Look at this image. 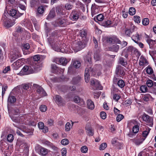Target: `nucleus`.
<instances>
[{"mask_svg": "<svg viewBox=\"0 0 156 156\" xmlns=\"http://www.w3.org/2000/svg\"><path fill=\"white\" fill-rule=\"evenodd\" d=\"M85 62L87 64V67L86 68L85 72V80L86 82L88 83L89 81V76L90 73L91 75L94 76L96 73L98 76L101 74V71L102 67L100 65H96L94 67V69L91 68V53L88 52L87 56L84 58Z\"/></svg>", "mask_w": 156, "mask_h": 156, "instance_id": "1", "label": "nucleus"}, {"mask_svg": "<svg viewBox=\"0 0 156 156\" xmlns=\"http://www.w3.org/2000/svg\"><path fill=\"white\" fill-rule=\"evenodd\" d=\"M37 66H36V63H34V65L31 66H24L20 72L17 74L20 75H24L32 73L34 72V69H37Z\"/></svg>", "mask_w": 156, "mask_h": 156, "instance_id": "2", "label": "nucleus"}, {"mask_svg": "<svg viewBox=\"0 0 156 156\" xmlns=\"http://www.w3.org/2000/svg\"><path fill=\"white\" fill-rule=\"evenodd\" d=\"M7 16H9L8 14L6 12H4L3 15L2 21H3L5 27L9 28L12 27L13 24Z\"/></svg>", "mask_w": 156, "mask_h": 156, "instance_id": "3", "label": "nucleus"}, {"mask_svg": "<svg viewBox=\"0 0 156 156\" xmlns=\"http://www.w3.org/2000/svg\"><path fill=\"white\" fill-rule=\"evenodd\" d=\"M48 41L53 49L55 51L63 52L64 51L62 50V49H60L58 47V44L57 42L54 40H52L51 38L48 39Z\"/></svg>", "mask_w": 156, "mask_h": 156, "instance_id": "4", "label": "nucleus"}, {"mask_svg": "<svg viewBox=\"0 0 156 156\" xmlns=\"http://www.w3.org/2000/svg\"><path fill=\"white\" fill-rule=\"evenodd\" d=\"M148 64V62L147 59L143 56H141L139 62V65L140 66L143 68L147 66Z\"/></svg>", "mask_w": 156, "mask_h": 156, "instance_id": "5", "label": "nucleus"}, {"mask_svg": "<svg viewBox=\"0 0 156 156\" xmlns=\"http://www.w3.org/2000/svg\"><path fill=\"white\" fill-rule=\"evenodd\" d=\"M35 150L37 152L42 155H46L48 152L47 149L41 147H36Z\"/></svg>", "mask_w": 156, "mask_h": 156, "instance_id": "6", "label": "nucleus"}, {"mask_svg": "<svg viewBox=\"0 0 156 156\" xmlns=\"http://www.w3.org/2000/svg\"><path fill=\"white\" fill-rule=\"evenodd\" d=\"M87 42V39H86L84 41H79L77 42L76 49L77 50L80 51L81 49L85 47Z\"/></svg>", "mask_w": 156, "mask_h": 156, "instance_id": "7", "label": "nucleus"}, {"mask_svg": "<svg viewBox=\"0 0 156 156\" xmlns=\"http://www.w3.org/2000/svg\"><path fill=\"white\" fill-rule=\"evenodd\" d=\"M54 62L57 64L65 66L68 62L69 61L66 58L61 57L60 58H56L55 59Z\"/></svg>", "mask_w": 156, "mask_h": 156, "instance_id": "8", "label": "nucleus"}, {"mask_svg": "<svg viewBox=\"0 0 156 156\" xmlns=\"http://www.w3.org/2000/svg\"><path fill=\"white\" fill-rule=\"evenodd\" d=\"M90 83L91 85L94 86V89H101V86L99 82L96 79H91L90 81Z\"/></svg>", "mask_w": 156, "mask_h": 156, "instance_id": "9", "label": "nucleus"}, {"mask_svg": "<svg viewBox=\"0 0 156 156\" xmlns=\"http://www.w3.org/2000/svg\"><path fill=\"white\" fill-rule=\"evenodd\" d=\"M23 13H20L19 12H17L16 11L15 9H12L10 10L9 14L12 16H14L15 18H17L20 17Z\"/></svg>", "mask_w": 156, "mask_h": 156, "instance_id": "10", "label": "nucleus"}, {"mask_svg": "<svg viewBox=\"0 0 156 156\" xmlns=\"http://www.w3.org/2000/svg\"><path fill=\"white\" fill-rule=\"evenodd\" d=\"M80 14L79 11H73L70 16V18L72 20H77L79 18Z\"/></svg>", "mask_w": 156, "mask_h": 156, "instance_id": "11", "label": "nucleus"}, {"mask_svg": "<svg viewBox=\"0 0 156 156\" xmlns=\"http://www.w3.org/2000/svg\"><path fill=\"white\" fill-rule=\"evenodd\" d=\"M22 60L19 59L14 62L12 66L14 69L16 70L22 65Z\"/></svg>", "mask_w": 156, "mask_h": 156, "instance_id": "12", "label": "nucleus"}, {"mask_svg": "<svg viewBox=\"0 0 156 156\" xmlns=\"http://www.w3.org/2000/svg\"><path fill=\"white\" fill-rule=\"evenodd\" d=\"M116 73L117 75L120 76H122L124 75V68L121 66H119L116 68Z\"/></svg>", "mask_w": 156, "mask_h": 156, "instance_id": "13", "label": "nucleus"}, {"mask_svg": "<svg viewBox=\"0 0 156 156\" xmlns=\"http://www.w3.org/2000/svg\"><path fill=\"white\" fill-rule=\"evenodd\" d=\"M133 123L134 125L133 127V131L134 133H136L139 130L140 123L137 122L135 121H133Z\"/></svg>", "mask_w": 156, "mask_h": 156, "instance_id": "14", "label": "nucleus"}, {"mask_svg": "<svg viewBox=\"0 0 156 156\" xmlns=\"http://www.w3.org/2000/svg\"><path fill=\"white\" fill-rule=\"evenodd\" d=\"M144 130L142 133V135L144 138L145 139L146 138L148 135L151 129L148 127H145L144 129Z\"/></svg>", "mask_w": 156, "mask_h": 156, "instance_id": "15", "label": "nucleus"}, {"mask_svg": "<svg viewBox=\"0 0 156 156\" xmlns=\"http://www.w3.org/2000/svg\"><path fill=\"white\" fill-rule=\"evenodd\" d=\"M30 48V45L28 44H24L22 48V50L24 55L28 54L30 53V52L27 51V50Z\"/></svg>", "mask_w": 156, "mask_h": 156, "instance_id": "16", "label": "nucleus"}, {"mask_svg": "<svg viewBox=\"0 0 156 156\" xmlns=\"http://www.w3.org/2000/svg\"><path fill=\"white\" fill-rule=\"evenodd\" d=\"M20 53L18 51L14 53L12 52V53H11L9 57L11 59L14 60L18 58L20 56Z\"/></svg>", "mask_w": 156, "mask_h": 156, "instance_id": "17", "label": "nucleus"}, {"mask_svg": "<svg viewBox=\"0 0 156 156\" xmlns=\"http://www.w3.org/2000/svg\"><path fill=\"white\" fill-rule=\"evenodd\" d=\"M63 6L62 5L58 6L56 8V12L59 15H64L63 12Z\"/></svg>", "mask_w": 156, "mask_h": 156, "instance_id": "18", "label": "nucleus"}, {"mask_svg": "<svg viewBox=\"0 0 156 156\" xmlns=\"http://www.w3.org/2000/svg\"><path fill=\"white\" fill-rule=\"evenodd\" d=\"M74 101L75 103H79V104H83L84 102L83 99L78 96L74 97Z\"/></svg>", "mask_w": 156, "mask_h": 156, "instance_id": "19", "label": "nucleus"}, {"mask_svg": "<svg viewBox=\"0 0 156 156\" xmlns=\"http://www.w3.org/2000/svg\"><path fill=\"white\" fill-rule=\"evenodd\" d=\"M145 140V138H140L139 139H133V141L136 145H139L141 144Z\"/></svg>", "mask_w": 156, "mask_h": 156, "instance_id": "20", "label": "nucleus"}, {"mask_svg": "<svg viewBox=\"0 0 156 156\" xmlns=\"http://www.w3.org/2000/svg\"><path fill=\"white\" fill-rule=\"evenodd\" d=\"M87 106L89 109H93L94 108V102L90 100H87Z\"/></svg>", "mask_w": 156, "mask_h": 156, "instance_id": "21", "label": "nucleus"}, {"mask_svg": "<svg viewBox=\"0 0 156 156\" xmlns=\"http://www.w3.org/2000/svg\"><path fill=\"white\" fill-rule=\"evenodd\" d=\"M55 101L58 105H61L63 102V100L61 97L58 95H56L55 97Z\"/></svg>", "mask_w": 156, "mask_h": 156, "instance_id": "22", "label": "nucleus"}, {"mask_svg": "<svg viewBox=\"0 0 156 156\" xmlns=\"http://www.w3.org/2000/svg\"><path fill=\"white\" fill-rule=\"evenodd\" d=\"M79 33V35L80 37L82 38H86L87 34V31L86 30L82 29L80 30Z\"/></svg>", "mask_w": 156, "mask_h": 156, "instance_id": "23", "label": "nucleus"}, {"mask_svg": "<svg viewBox=\"0 0 156 156\" xmlns=\"http://www.w3.org/2000/svg\"><path fill=\"white\" fill-rule=\"evenodd\" d=\"M99 51H96L94 53V58L96 61H98L101 59V56L99 54Z\"/></svg>", "mask_w": 156, "mask_h": 156, "instance_id": "24", "label": "nucleus"}, {"mask_svg": "<svg viewBox=\"0 0 156 156\" xmlns=\"http://www.w3.org/2000/svg\"><path fill=\"white\" fill-rule=\"evenodd\" d=\"M52 71L53 73H58V70L60 68H58L55 64L51 65Z\"/></svg>", "mask_w": 156, "mask_h": 156, "instance_id": "25", "label": "nucleus"}, {"mask_svg": "<svg viewBox=\"0 0 156 156\" xmlns=\"http://www.w3.org/2000/svg\"><path fill=\"white\" fill-rule=\"evenodd\" d=\"M131 38L132 40L135 43L137 42L139 40V35L138 33H136L133 35Z\"/></svg>", "mask_w": 156, "mask_h": 156, "instance_id": "26", "label": "nucleus"}, {"mask_svg": "<svg viewBox=\"0 0 156 156\" xmlns=\"http://www.w3.org/2000/svg\"><path fill=\"white\" fill-rule=\"evenodd\" d=\"M91 14L92 16L97 14L98 12V9L94 6H92L91 8Z\"/></svg>", "mask_w": 156, "mask_h": 156, "instance_id": "27", "label": "nucleus"}, {"mask_svg": "<svg viewBox=\"0 0 156 156\" xmlns=\"http://www.w3.org/2000/svg\"><path fill=\"white\" fill-rule=\"evenodd\" d=\"M55 12L54 10H51L48 15L47 19L50 20L51 19L54 18L55 16Z\"/></svg>", "mask_w": 156, "mask_h": 156, "instance_id": "28", "label": "nucleus"}, {"mask_svg": "<svg viewBox=\"0 0 156 156\" xmlns=\"http://www.w3.org/2000/svg\"><path fill=\"white\" fill-rule=\"evenodd\" d=\"M80 79L81 78L80 77L74 78L71 81V83L73 84H76L79 82Z\"/></svg>", "mask_w": 156, "mask_h": 156, "instance_id": "29", "label": "nucleus"}, {"mask_svg": "<svg viewBox=\"0 0 156 156\" xmlns=\"http://www.w3.org/2000/svg\"><path fill=\"white\" fill-rule=\"evenodd\" d=\"M73 124V122H72V125H71L69 122H68L66 123L65 126V128L66 130L67 131H69L71 128H72Z\"/></svg>", "mask_w": 156, "mask_h": 156, "instance_id": "30", "label": "nucleus"}, {"mask_svg": "<svg viewBox=\"0 0 156 156\" xmlns=\"http://www.w3.org/2000/svg\"><path fill=\"white\" fill-rule=\"evenodd\" d=\"M19 129L21 130L22 131L26 132L27 133H29L31 132H32L33 130L32 129H26V127L24 126H20L19 127Z\"/></svg>", "mask_w": 156, "mask_h": 156, "instance_id": "31", "label": "nucleus"}, {"mask_svg": "<svg viewBox=\"0 0 156 156\" xmlns=\"http://www.w3.org/2000/svg\"><path fill=\"white\" fill-rule=\"evenodd\" d=\"M119 45L117 44L113 45L111 48V50L112 51L117 52L119 49Z\"/></svg>", "mask_w": 156, "mask_h": 156, "instance_id": "32", "label": "nucleus"}, {"mask_svg": "<svg viewBox=\"0 0 156 156\" xmlns=\"http://www.w3.org/2000/svg\"><path fill=\"white\" fill-rule=\"evenodd\" d=\"M147 42L149 44L150 48H152L153 46L155 45V40L154 41L151 39H149L147 40Z\"/></svg>", "mask_w": 156, "mask_h": 156, "instance_id": "33", "label": "nucleus"}, {"mask_svg": "<svg viewBox=\"0 0 156 156\" xmlns=\"http://www.w3.org/2000/svg\"><path fill=\"white\" fill-rule=\"evenodd\" d=\"M117 84L120 87L122 88L125 86V83L123 80H120L118 82Z\"/></svg>", "mask_w": 156, "mask_h": 156, "instance_id": "34", "label": "nucleus"}, {"mask_svg": "<svg viewBox=\"0 0 156 156\" xmlns=\"http://www.w3.org/2000/svg\"><path fill=\"white\" fill-rule=\"evenodd\" d=\"M147 73L149 74H152L154 73L153 69L149 66H148L146 68Z\"/></svg>", "mask_w": 156, "mask_h": 156, "instance_id": "35", "label": "nucleus"}, {"mask_svg": "<svg viewBox=\"0 0 156 156\" xmlns=\"http://www.w3.org/2000/svg\"><path fill=\"white\" fill-rule=\"evenodd\" d=\"M16 98L14 96H9L8 98V102L9 103H13L16 101Z\"/></svg>", "mask_w": 156, "mask_h": 156, "instance_id": "36", "label": "nucleus"}, {"mask_svg": "<svg viewBox=\"0 0 156 156\" xmlns=\"http://www.w3.org/2000/svg\"><path fill=\"white\" fill-rule=\"evenodd\" d=\"M153 119L151 117L146 122V124L150 127H152L153 126Z\"/></svg>", "mask_w": 156, "mask_h": 156, "instance_id": "37", "label": "nucleus"}, {"mask_svg": "<svg viewBox=\"0 0 156 156\" xmlns=\"http://www.w3.org/2000/svg\"><path fill=\"white\" fill-rule=\"evenodd\" d=\"M12 120L16 122L20 123L22 122L20 117H15L12 118Z\"/></svg>", "mask_w": 156, "mask_h": 156, "instance_id": "38", "label": "nucleus"}, {"mask_svg": "<svg viewBox=\"0 0 156 156\" xmlns=\"http://www.w3.org/2000/svg\"><path fill=\"white\" fill-rule=\"evenodd\" d=\"M136 9H135L133 7H131L129 8V13L131 15H133L135 14Z\"/></svg>", "mask_w": 156, "mask_h": 156, "instance_id": "39", "label": "nucleus"}, {"mask_svg": "<svg viewBox=\"0 0 156 156\" xmlns=\"http://www.w3.org/2000/svg\"><path fill=\"white\" fill-rule=\"evenodd\" d=\"M140 90L142 93H144L147 91V88L145 85H142L140 87Z\"/></svg>", "mask_w": 156, "mask_h": 156, "instance_id": "40", "label": "nucleus"}, {"mask_svg": "<svg viewBox=\"0 0 156 156\" xmlns=\"http://www.w3.org/2000/svg\"><path fill=\"white\" fill-rule=\"evenodd\" d=\"M133 52L136 55V57H139L141 54L140 53L138 50L135 48H133Z\"/></svg>", "mask_w": 156, "mask_h": 156, "instance_id": "41", "label": "nucleus"}, {"mask_svg": "<svg viewBox=\"0 0 156 156\" xmlns=\"http://www.w3.org/2000/svg\"><path fill=\"white\" fill-rule=\"evenodd\" d=\"M44 11V7L42 6H41L38 8L37 12L40 14L43 13Z\"/></svg>", "mask_w": 156, "mask_h": 156, "instance_id": "42", "label": "nucleus"}, {"mask_svg": "<svg viewBox=\"0 0 156 156\" xmlns=\"http://www.w3.org/2000/svg\"><path fill=\"white\" fill-rule=\"evenodd\" d=\"M69 140L67 139H64L61 140V144L63 145H66L69 144Z\"/></svg>", "mask_w": 156, "mask_h": 156, "instance_id": "43", "label": "nucleus"}, {"mask_svg": "<svg viewBox=\"0 0 156 156\" xmlns=\"http://www.w3.org/2000/svg\"><path fill=\"white\" fill-rule=\"evenodd\" d=\"M112 23L111 21L110 20H107L103 23V25L105 27H110V25Z\"/></svg>", "mask_w": 156, "mask_h": 156, "instance_id": "44", "label": "nucleus"}, {"mask_svg": "<svg viewBox=\"0 0 156 156\" xmlns=\"http://www.w3.org/2000/svg\"><path fill=\"white\" fill-rule=\"evenodd\" d=\"M142 24L146 26L148 25L149 22V20L147 18H145L143 20Z\"/></svg>", "mask_w": 156, "mask_h": 156, "instance_id": "45", "label": "nucleus"}, {"mask_svg": "<svg viewBox=\"0 0 156 156\" xmlns=\"http://www.w3.org/2000/svg\"><path fill=\"white\" fill-rule=\"evenodd\" d=\"M73 65L75 68H78L79 67L81 66V64L79 61H75L73 62Z\"/></svg>", "mask_w": 156, "mask_h": 156, "instance_id": "46", "label": "nucleus"}, {"mask_svg": "<svg viewBox=\"0 0 156 156\" xmlns=\"http://www.w3.org/2000/svg\"><path fill=\"white\" fill-rule=\"evenodd\" d=\"M146 84L148 87H150L153 86V83L152 80L149 79L147 81Z\"/></svg>", "mask_w": 156, "mask_h": 156, "instance_id": "47", "label": "nucleus"}, {"mask_svg": "<svg viewBox=\"0 0 156 156\" xmlns=\"http://www.w3.org/2000/svg\"><path fill=\"white\" fill-rule=\"evenodd\" d=\"M14 139V136L12 134H9L7 137V140L9 142H12Z\"/></svg>", "mask_w": 156, "mask_h": 156, "instance_id": "48", "label": "nucleus"}, {"mask_svg": "<svg viewBox=\"0 0 156 156\" xmlns=\"http://www.w3.org/2000/svg\"><path fill=\"white\" fill-rule=\"evenodd\" d=\"M124 116L122 114H119L116 118V120L118 122L120 121L123 118Z\"/></svg>", "mask_w": 156, "mask_h": 156, "instance_id": "49", "label": "nucleus"}, {"mask_svg": "<svg viewBox=\"0 0 156 156\" xmlns=\"http://www.w3.org/2000/svg\"><path fill=\"white\" fill-rule=\"evenodd\" d=\"M134 20L135 22L140 23V22L141 19L140 16H134Z\"/></svg>", "mask_w": 156, "mask_h": 156, "instance_id": "50", "label": "nucleus"}, {"mask_svg": "<svg viewBox=\"0 0 156 156\" xmlns=\"http://www.w3.org/2000/svg\"><path fill=\"white\" fill-rule=\"evenodd\" d=\"M151 95L149 94H146L143 97V99L145 101H147L151 98Z\"/></svg>", "mask_w": 156, "mask_h": 156, "instance_id": "51", "label": "nucleus"}, {"mask_svg": "<svg viewBox=\"0 0 156 156\" xmlns=\"http://www.w3.org/2000/svg\"><path fill=\"white\" fill-rule=\"evenodd\" d=\"M107 147V144L106 143H104L101 144L100 146L99 149L100 150H104Z\"/></svg>", "mask_w": 156, "mask_h": 156, "instance_id": "52", "label": "nucleus"}, {"mask_svg": "<svg viewBox=\"0 0 156 156\" xmlns=\"http://www.w3.org/2000/svg\"><path fill=\"white\" fill-rule=\"evenodd\" d=\"M88 148L86 146H82L81 148V151L83 153H85L87 152Z\"/></svg>", "mask_w": 156, "mask_h": 156, "instance_id": "53", "label": "nucleus"}, {"mask_svg": "<svg viewBox=\"0 0 156 156\" xmlns=\"http://www.w3.org/2000/svg\"><path fill=\"white\" fill-rule=\"evenodd\" d=\"M132 102L131 100L129 99H128L125 101L123 103V105L126 106H128L131 104Z\"/></svg>", "mask_w": 156, "mask_h": 156, "instance_id": "54", "label": "nucleus"}, {"mask_svg": "<svg viewBox=\"0 0 156 156\" xmlns=\"http://www.w3.org/2000/svg\"><path fill=\"white\" fill-rule=\"evenodd\" d=\"M119 62L120 64H121L123 66H125L127 64L126 62L124 61L123 58H120Z\"/></svg>", "mask_w": 156, "mask_h": 156, "instance_id": "55", "label": "nucleus"}, {"mask_svg": "<svg viewBox=\"0 0 156 156\" xmlns=\"http://www.w3.org/2000/svg\"><path fill=\"white\" fill-rule=\"evenodd\" d=\"M104 16L102 14H99L98 15L97 17V19L99 21H102L104 19Z\"/></svg>", "mask_w": 156, "mask_h": 156, "instance_id": "56", "label": "nucleus"}, {"mask_svg": "<svg viewBox=\"0 0 156 156\" xmlns=\"http://www.w3.org/2000/svg\"><path fill=\"white\" fill-rule=\"evenodd\" d=\"M87 133L90 136H93V132L92 130L90 128H88L86 129Z\"/></svg>", "mask_w": 156, "mask_h": 156, "instance_id": "57", "label": "nucleus"}, {"mask_svg": "<svg viewBox=\"0 0 156 156\" xmlns=\"http://www.w3.org/2000/svg\"><path fill=\"white\" fill-rule=\"evenodd\" d=\"M40 109L41 112H45L47 109V108L45 105H42L40 106Z\"/></svg>", "mask_w": 156, "mask_h": 156, "instance_id": "58", "label": "nucleus"}, {"mask_svg": "<svg viewBox=\"0 0 156 156\" xmlns=\"http://www.w3.org/2000/svg\"><path fill=\"white\" fill-rule=\"evenodd\" d=\"M151 117H150L149 115L145 114L142 117L143 120L145 122H146L149 119H150Z\"/></svg>", "mask_w": 156, "mask_h": 156, "instance_id": "59", "label": "nucleus"}, {"mask_svg": "<svg viewBox=\"0 0 156 156\" xmlns=\"http://www.w3.org/2000/svg\"><path fill=\"white\" fill-rule=\"evenodd\" d=\"M73 7V5L68 3L66 4L65 5V8L66 9L68 10L72 9Z\"/></svg>", "mask_w": 156, "mask_h": 156, "instance_id": "60", "label": "nucleus"}, {"mask_svg": "<svg viewBox=\"0 0 156 156\" xmlns=\"http://www.w3.org/2000/svg\"><path fill=\"white\" fill-rule=\"evenodd\" d=\"M100 116L101 118L103 119H105L106 117V113L104 112H101Z\"/></svg>", "mask_w": 156, "mask_h": 156, "instance_id": "61", "label": "nucleus"}, {"mask_svg": "<svg viewBox=\"0 0 156 156\" xmlns=\"http://www.w3.org/2000/svg\"><path fill=\"white\" fill-rule=\"evenodd\" d=\"M62 156H66L67 151L65 148H63L61 150Z\"/></svg>", "mask_w": 156, "mask_h": 156, "instance_id": "62", "label": "nucleus"}, {"mask_svg": "<svg viewBox=\"0 0 156 156\" xmlns=\"http://www.w3.org/2000/svg\"><path fill=\"white\" fill-rule=\"evenodd\" d=\"M40 58L41 56L40 55H36L34 56L33 59L35 61L37 62L40 59Z\"/></svg>", "mask_w": 156, "mask_h": 156, "instance_id": "63", "label": "nucleus"}, {"mask_svg": "<svg viewBox=\"0 0 156 156\" xmlns=\"http://www.w3.org/2000/svg\"><path fill=\"white\" fill-rule=\"evenodd\" d=\"M40 90H41V93H40L39 94H40V95L41 96H44L46 95L47 94L44 91V90L43 88H41L40 89Z\"/></svg>", "mask_w": 156, "mask_h": 156, "instance_id": "64", "label": "nucleus"}]
</instances>
